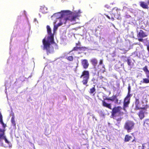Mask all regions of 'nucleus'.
<instances>
[{"label": "nucleus", "mask_w": 149, "mask_h": 149, "mask_svg": "<svg viewBox=\"0 0 149 149\" xmlns=\"http://www.w3.org/2000/svg\"><path fill=\"white\" fill-rule=\"evenodd\" d=\"M47 31L48 35H49L47 38V40L45 38H44L42 40L43 45V49L45 50L47 54L51 53L50 45L51 44L55 43L54 39V34L52 33L51 29L49 25L47 26Z\"/></svg>", "instance_id": "nucleus-1"}, {"label": "nucleus", "mask_w": 149, "mask_h": 149, "mask_svg": "<svg viewBox=\"0 0 149 149\" xmlns=\"http://www.w3.org/2000/svg\"><path fill=\"white\" fill-rule=\"evenodd\" d=\"M80 77L81 79H82L81 82L83 85L86 86H88V83L90 78V74L89 71L86 70H83L82 72Z\"/></svg>", "instance_id": "nucleus-2"}, {"label": "nucleus", "mask_w": 149, "mask_h": 149, "mask_svg": "<svg viewBox=\"0 0 149 149\" xmlns=\"http://www.w3.org/2000/svg\"><path fill=\"white\" fill-rule=\"evenodd\" d=\"M120 10V9H118L117 8H113V13H112V14L111 13L109 14V15H107L106 14H104V15L109 19H111L112 21H113L114 20V17H115V16L116 15V12L117 13L118 15V16L116 17V18L117 19L120 20L121 19L120 17V13L119 12Z\"/></svg>", "instance_id": "nucleus-3"}, {"label": "nucleus", "mask_w": 149, "mask_h": 149, "mask_svg": "<svg viewBox=\"0 0 149 149\" xmlns=\"http://www.w3.org/2000/svg\"><path fill=\"white\" fill-rule=\"evenodd\" d=\"M77 16L78 15H77L75 16L69 15L64 19L62 18L60 22L58 23L57 25L58 26L61 25L63 23L66 24L67 22H72L75 21Z\"/></svg>", "instance_id": "nucleus-4"}, {"label": "nucleus", "mask_w": 149, "mask_h": 149, "mask_svg": "<svg viewBox=\"0 0 149 149\" xmlns=\"http://www.w3.org/2000/svg\"><path fill=\"white\" fill-rule=\"evenodd\" d=\"M134 125L135 123L133 121L127 120L125 122L124 127L129 133L131 132V130L134 128Z\"/></svg>", "instance_id": "nucleus-5"}, {"label": "nucleus", "mask_w": 149, "mask_h": 149, "mask_svg": "<svg viewBox=\"0 0 149 149\" xmlns=\"http://www.w3.org/2000/svg\"><path fill=\"white\" fill-rule=\"evenodd\" d=\"M143 71L145 72L147 78H143V81H141L142 83L148 84L149 83V70H148L147 66H145L142 68Z\"/></svg>", "instance_id": "nucleus-6"}, {"label": "nucleus", "mask_w": 149, "mask_h": 149, "mask_svg": "<svg viewBox=\"0 0 149 149\" xmlns=\"http://www.w3.org/2000/svg\"><path fill=\"white\" fill-rule=\"evenodd\" d=\"M137 37L138 38V40L140 42H143V38L147 36L148 35L142 30H140L137 33Z\"/></svg>", "instance_id": "nucleus-7"}, {"label": "nucleus", "mask_w": 149, "mask_h": 149, "mask_svg": "<svg viewBox=\"0 0 149 149\" xmlns=\"http://www.w3.org/2000/svg\"><path fill=\"white\" fill-rule=\"evenodd\" d=\"M131 96L127 95L124 98L123 102V109L126 111L125 108L128 107V105L130 103V100Z\"/></svg>", "instance_id": "nucleus-8"}, {"label": "nucleus", "mask_w": 149, "mask_h": 149, "mask_svg": "<svg viewBox=\"0 0 149 149\" xmlns=\"http://www.w3.org/2000/svg\"><path fill=\"white\" fill-rule=\"evenodd\" d=\"M5 130L4 129H0V140H4L6 143L9 144L10 142L6 139V136L5 135Z\"/></svg>", "instance_id": "nucleus-9"}, {"label": "nucleus", "mask_w": 149, "mask_h": 149, "mask_svg": "<svg viewBox=\"0 0 149 149\" xmlns=\"http://www.w3.org/2000/svg\"><path fill=\"white\" fill-rule=\"evenodd\" d=\"M86 49V48L85 47H80L76 46L73 48L72 49L70 52L73 51H77L79 50L81 52H83L85 51Z\"/></svg>", "instance_id": "nucleus-10"}, {"label": "nucleus", "mask_w": 149, "mask_h": 149, "mask_svg": "<svg viewBox=\"0 0 149 149\" xmlns=\"http://www.w3.org/2000/svg\"><path fill=\"white\" fill-rule=\"evenodd\" d=\"M67 11H63L62 13H58L54 14L53 17H55L56 19L61 18L63 17V13H66Z\"/></svg>", "instance_id": "nucleus-11"}, {"label": "nucleus", "mask_w": 149, "mask_h": 149, "mask_svg": "<svg viewBox=\"0 0 149 149\" xmlns=\"http://www.w3.org/2000/svg\"><path fill=\"white\" fill-rule=\"evenodd\" d=\"M81 64L83 68L86 69L88 68L89 64L88 63V60L86 59L82 60H81Z\"/></svg>", "instance_id": "nucleus-12"}, {"label": "nucleus", "mask_w": 149, "mask_h": 149, "mask_svg": "<svg viewBox=\"0 0 149 149\" xmlns=\"http://www.w3.org/2000/svg\"><path fill=\"white\" fill-rule=\"evenodd\" d=\"M112 117L114 119L122 116L123 114V112H112Z\"/></svg>", "instance_id": "nucleus-13"}, {"label": "nucleus", "mask_w": 149, "mask_h": 149, "mask_svg": "<svg viewBox=\"0 0 149 149\" xmlns=\"http://www.w3.org/2000/svg\"><path fill=\"white\" fill-rule=\"evenodd\" d=\"M123 108L120 106L114 107L112 109V112H120Z\"/></svg>", "instance_id": "nucleus-14"}, {"label": "nucleus", "mask_w": 149, "mask_h": 149, "mask_svg": "<svg viewBox=\"0 0 149 149\" xmlns=\"http://www.w3.org/2000/svg\"><path fill=\"white\" fill-rule=\"evenodd\" d=\"M40 10L41 12L43 13H47V8L45 6H42L40 7Z\"/></svg>", "instance_id": "nucleus-15"}, {"label": "nucleus", "mask_w": 149, "mask_h": 149, "mask_svg": "<svg viewBox=\"0 0 149 149\" xmlns=\"http://www.w3.org/2000/svg\"><path fill=\"white\" fill-rule=\"evenodd\" d=\"M90 62L91 64L94 66L95 67L96 66L97 64V59L95 58H93L90 60Z\"/></svg>", "instance_id": "nucleus-16"}, {"label": "nucleus", "mask_w": 149, "mask_h": 149, "mask_svg": "<svg viewBox=\"0 0 149 149\" xmlns=\"http://www.w3.org/2000/svg\"><path fill=\"white\" fill-rule=\"evenodd\" d=\"M140 6L141 7L144 9H148V5L144 2H141Z\"/></svg>", "instance_id": "nucleus-17"}, {"label": "nucleus", "mask_w": 149, "mask_h": 149, "mask_svg": "<svg viewBox=\"0 0 149 149\" xmlns=\"http://www.w3.org/2000/svg\"><path fill=\"white\" fill-rule=\"evenodd\" d=\"M103 105L111 109V105L110 104H108L104 101H103Z\"/></svg>", "instance_id": "nucleus-18"}, {"label": "nucleus", "mask_w": 149, "mask_h": 149, "mask_svg": "<svg viewBox=\"0 0 149 149\" xmlns=\"http://www.w3.org/2000/svg\"><path fill=\"white\" fill-rule=\"evenodd\" d=\"M96 89L95 88V86L94 87L91 88L90 89L89 93L90 94H93V95H95V93Z\"/></svg>", "instance_id": "nucleus-19"}, {"label": "nucleus", "mask_w": 149, "mask_h": 149, "mask_svg": "<svg viewBox=\"0 0 149 149\" xmlns=\"http://www.w3.org/2000/svg\"><path fill=\"white\" fill-rule=\"evenodd\" d=\"M132 137L128 135H126L125 137L124 141L125 142L129 141L132 139Z\"/></svg>", "instance_id": "nucleus-20"}, {"label": "nucleus", "mask_w": 149, "mask_h": 149, "mask_svg": "<svg viewBox=\"0 0 149 149\" xmlns=\"http://www.w3.org/2000/svg\"><path fill=\"white\" fill-rule=\"evenodd\" d=\"M11 122L14 126H16L15 122V116L14 113H13L12 114V117L11 119Z\"/></svg>", "instance_id": "nucleus-21"}, {"label": "nucleus", "mask_w": 149, "mask_h": 149, "mask_svg": "<svg viewBox=\"0 0 149 149\" xmlns=\"http://www.w3.org/2000/svg\"><path fill=\"white\" fill-rule=\"evenodd\" d=\"M117 97V96L116 95H113L111 97L108 98L107 99L111 101H114L115 100Z\"/></svg>", "instance_id": "nucleus-22"}, {"label": "nucleus", "mask_w": 149, "mask_h": 149, "mask_svg": "<svg viewBox=\"0 0 149 149\" xmlns=\"http://www.w3.org/2000/svg\"><path fill=\"white\" fill-rule=\"evenodd\" d=\"M138 115L141 119H143L144 117V112H139Z\"/></svg>", "instance_id": "nucleus-23"}, {"label": "nucleus", "mask_w": 149, "mask_h": 149, "mask_svg": "<svg viewBox=\"0 0 149 149\" xmlns=\"http://www.w3.org/2000/svg\"><path fill=\"white\" fill-rule=\"evenodd\" d=\"M148 106L147 104H146L144 106L143 105L142 107L138 108V109H143V111H147V109H148Z\"/></svg>", "instance_id": "nucleus-24"}, {"label": "nucleus", "mask_w": 149, "mask_h": 149, "mask_svg": "<svg viewBox=\"0 0 149 149\" xmlns=\"http://www.w3.org/2000/svg\"><path fill=\"white\" fill-rule=\"evenodd\" d=\"M132 142L133 143L131 144V145H133L135 147H136V141L135 140V138L132 141Z\"/></svg>", "instance_id": "nucleus-25"}, {"label": "nucleus", "mask_w": 149, "mask_h": 149, "mask_svg": "<svg viewBox=\"0 0 149 149\" xmlns=\"http://www.w3.org/2000/svg\"><path fill=\"white\" fill-rule=\"evenodd\" d=\"M67 59L70 61H72L73 60V57L72 56H70L67 57Z\"/></svg>", "instance_id": "nucleus-26"}, {"label": "nucleus", "mask_w": 149, "mask_h": 149, "mask_svg": "<svg viewBox=\"0 0 149 149\" xmlns=\"http://www.w3.org/2000/svg\"><path fill=\"white\" fill-rule=\"evenodd\" d=\"M144 125L146 126V125L147 124L148 125H149V119H147L144 122Z\"/></svg>", "instance_id": "nucleus-27"}, {"label": "nucleus", "mask_w": 149, "mask_h": 149, "mask_svg": "<svg viewBox=\"0 0 149 149\" xmlns=\"http://www.w3.org/2000/svg\"><path fill=\"white\" fill-rule=\"evenodd\" d=\"M121 116H120L119 117L117 118L116 119H115L118 122V123H119L120 122L123 118V117H121Z\"/></svg>", "instance_id": "nucleus-28"}, {"label": "nucleus", "mask_w": 149, "mask_h": 149, "mask_svg": "<svg viewBox=\"0 0 149 149\" xmlns=\"http://www.w3.org/2000/svg\"><path fill=\"white\" fill-rule=\"evenodd\" d=\"M58 27V26L57 25H55L54 26L53 28V31L54 33L55 32V31H56Z\"/></svg>", "instance_id": "nucleus-29"}, {"label": "nucleus", "mask_w": 149, "mask_h": 149, "mask_svg": "<svg viewBox=\"0 0 149 149\" xmlns=\"http://www.w3.org/2000/svg\"><path fill=\"white\" fill-rule=\"evenodd\" d=\"M127 63L129 66L131 65V61L129 59H127Z\"/></svg>", "instance_id": "nucleus-30"}, {"label": "nucleus", "mask_w": 149, "mask_h": 149, "mask_svg": "<svg viewBox=\"0 0 149 149\" xmlns=\"http://www.w3.org/2000/svg\"><path fill=\"white\" fill-rule=\"evenodd\" d=\"M128 92L127 93V95H129L131 96V95L130 94V89H131L130 86H128Z\"/></svg>", "instance_id": "nucleus-31"}, {"label": "nucleus", "mask_w": 149, "mask_h": 149, "mask_svg": "<svg viewBox=\"0 0 149 149\" xmlns=\"http://www.w3.org/2000/svg\"><path fill=\"white\" fill-rule=\"evenodd\" d=\"M0 123H1V124L2 125V126H3V127L4 128H5L6 127V125L3 122V121H1V122H0Z\"/></svg>", "instance_id": "nucleus-32"}, {"label": "nucleus", "mask_w": 149, "mask_h": 149, "mask_svg": "<svg viewBox=\"0 0 149 149\" xmlns=\"http://www.w3.org/2000/svg\"><path fill=\"white\" fill-rule=\"evenodd\" d=\"M76 46L80 47L81 45V43L80 42H78V43H76Z\"/></svg>", "instance_id": "nucleus-33"}, {"label": "nucleus", "mask_w": 149, "mask_h": 149, "mask_svg": "<svg viewBox=\"0 0 149 149\" xmlns=\"http://www.w3.org/2000/svg\"><path fill=\"white\" fill-rule=\"evenodd\" d=\"M102 68H103L104 69L102 71V73H104V72L106 71L105 70V66L104 65H103L102 66Z\"/></svg>", "instance_id": "nucleus-34"}, {"label": "nucleus", "mask_w": 149, "mask_h": 149, "mask_svg": "<svg viewBox=\"0 0 149 149\" xmlns=\"http://www.w3.org/2000/svg\"><path fill=\"white\" fill-rule=\"evenodd\" d=\"M115 104H118V100L116 97L114 101Z\"/></svg>", "instance_id": "nucleus-35"}, {"label": "nucleus", "mask_w": 149, "mask_h": 149, "mask_svg": "<svg viewBox=\"0 0 149 149\" xmlns=\"http://www.w3.org/2000/svg\"><path fill=\"white\" fill-rule=\"evenodd\" d=\"M3 121L2 116L0 112V122Z\"/></svg>", "instance_id": "nucleus-36"}, {"label": "nucleus", "mask_w": 149, "mask_h": 149, "mask_svg": "<svg viewBox=\"0 0 149 149\" xmlns=\"http://www.w3.org/2000/svg\"><path fill=\"white\" fill-rule=\"evenodd\" d=\"M102 63H103V60L102 59L100 60V61L99 65L102 64Z\"/></svg>", "instance_id": "nucleus-37"}, {"label": "nucleus", "mask_w": 149, "mask_h": 149, "mask_svg": "<svg viewBox=\"0 0 149 149\" xmlns=\"http://www.w3.org/2000/svg\"><path fill=\"white\" fill-rule=\"evenodd\" d=\"M145 146L144 145V144H142V149H144Z\"/></svg>", "instance_id": "nucleus-38"}, {"label": "nucleus", "mask_w": 149, "mask_h": 149, "mask_svg": "<svg viewBox=\"0 0 149 149\" xmlns=\"http://www.w3.org/2000/svg\"><path fill=\"white\" fill-rule=\"evenodd\" d=\"M138 102V103L139 102V100L138 99H136V102Z\"/></svg>", "instance_id": "nucleus-39"}, {"label": "nucleus", "mask_w": 149, "mask_h": 149, "mask_svg": "<svg viewBox=\"0 0 149 149\" xmlns=\"http://www.w3.org/2000/svg\"><path fill=\"white\" fill-rule=\"evenodd\" d=\"M122 57H123V58H126V56H122Z\"/></svg>", "instance_id": "nucleus-40"}, {"label": "nucleus", "mask_w": 149, "mask_h": 149, "mask_svg": "<svg viewBox=\"0 0 149 149\" xmlns=\"http://www.w3.org/2000/svg\"><path fill=\"white\" fill-rule=\"evenodd\" d=\"M81 53V52H79V53H79V54H80V53Z\"/></svg>", "instance_id": "nucleus-41"}, {"label": "nucleus", "mask_w": 149, "mask_h": 149, "mask_svg": "<svg viewBox=\"0 0 149 149\" xmlns=\"http://www.w3.org/2000/svg\"><path fill=\"white\" fill-rule=\"evenodd\" d=\"M102 149H105V148H102Z\"/></svg>", "instance_id": "nucleus-42"}, {"label": "nucleus", "mask_w": 149, "mask_h": 149, "mask_svg": "<svg viewBox=\"0 0 149 149\" xmlns=\"http://www.w3.org/2000/svg\"><path fill=\"white\" fill-rule=\"evenodd\" d=\"M103 78V77H101V78Z\"/></svg>", "instance_id": "nucleus-43"}, {"label": "nucleus", "mask_w": 149, "mask_h": 149, "mask_svg": "<svg viewBox=\"0 0 149 149\" xmlns=\"http://www.w3.org/2000/svg\"><path fill=\"white\" fill-rule=\"evenodd\" d=\"M103 78V77H101V78Z\"/></svg>", "instance_id": "nucleus-44"}]
</instances>
